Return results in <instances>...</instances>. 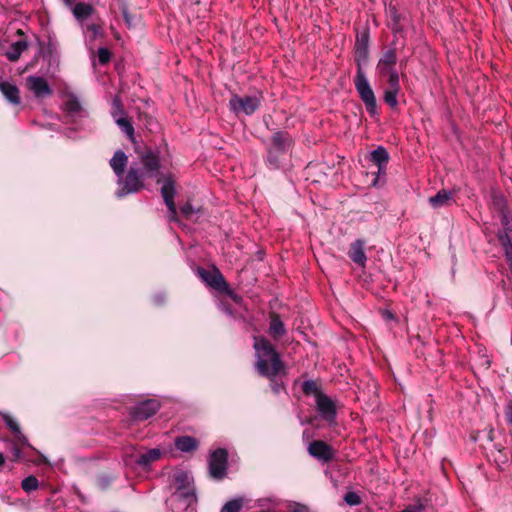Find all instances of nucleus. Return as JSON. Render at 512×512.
<instances>
[{
    "label": "nucleus",
    "mask_w": 512,
    "mask_h": 512,
    "mask_svg": "<svg viewBox=\"0 0 512 512\" xmlns=\"http://www.w3.org/2000/svg\"><path fill=\"white\" fill-rule=\"evenodd\" d=\"M2 419L7 427L16 435L22 445L29 446L27 438L22 434L19 424L7 413H1Z\"/></svg>",
    "instance_id": "4be33fe9"
},
{
    "label": "nucleus",
    "mask_w": 512,
    "mask_h": 512,
    "mask_svg": "<svg viewBox=\"0 0 512 512\" xmlns=\"http://www.w3.org/2000/svg\"><path fill=\"white\" fill-rule=\"evenodd\" d=\"M243 507V499L236 498L228 501L221 509L220 512H240Z\"/></svg>",
    "instance_id": "473e14b6"
},
{
    "label": "nucleus",
    "mask_w": 512,
    "mask_h": 512,
    "mask_svg": "<svg viewBox=\"0 0 512 512\" xmlns=\"http://www.w3.org/2000/svg\"><path fill=\"white\" fill-rule=\"evenodd\" d=\"M269 334L274 339L281 338L286 334L285 325L278 315H274L271 318L270 326H269Z\"/></svg>",
    "instance_id": "b1692460"
},
{
    "label": "nucleus",
    "mask_w": 512,
    "mask_h": 512,
    "mask_svg": "<svg viewBox=\"0 0 512 512\" xmlns=\"http://www.w3.org/2000/svg\"><path fill=\"white\" fill-rule=\"evenodd\" d=\"M499 216H500V221H501L502 227L507 226V225L509 226V224H512V219L509 216L508 212L500 214Z\"/></svg>",
    "instance_id": "a18cd8bd"
},
{
    "label": "nucleus",
    "mask_w": 512,
    "mask_h": 512,
    "mask_svg": "<svg viewBox=\"0 0 512 512\" xmlns=\"http://www.w3.org/2000/svg\"><path fill=\"white\" fill-rule=\"evenodd\" d=\"M492 204L493 208L499 213V215L508 212L506 200L502 195H493Z\"/></svg>",
    "instance_id": "f704fd0d"
},
{
    "label": "nucleus",
    "mask_w": 512,
    "mask_h": 512,
    "mask_svg": "<svg viewBox=\"0 0 512 512\" xmlns=\"http://www.w3.org/2000/svg\"><path fill=\"white\" fill-rule=\"evenodd\" d=\"M4 463H5L4 454L2 452H0V468L4 465Z\"/></svg>",
    "instance_id": "3c124183"
},
{
    "label": "nucleus",
    "mask_w": 512,
    "mask_h": 512,
    "mask_svg": "<svg viewBox=\"0 0 512 512\" xmlns=\"http://www.w3.org/2000/svg\"><path fill=\"white\" fill-rule=\"evenodd\" d=\"M160 404L155 399H148L138 403L131 410V417L136 421H144L152 417L159 409Z\"/></svg>",
    "instance_id": "1a4fd4ad"
},
{
    "label": "nucleus",
    "mask_w": 512,
    "mask_h": 512,
    "mask_svg": "<svg viewBox=\"0 0 512 512\" xmlns=\"http://www.w3.org/2000/svg\"><path fill=\"white\" fill-rule=\"evenodd\" d=\"M369 56V32L367 30L357 34L355 41V62L357 64L354 77L355 89L365 105L366 111L372 117L377 115V101L374 91L367 79L363 66L367 64Z\"/></svg>",
    "instance_id": "f03ea898"
},
{
    "label": "nucleus",
    "mask_w": 512,
    "mask_h": 512,
    "mask_svg": "<svg viewBox=\"0 0 512 512\" xmlns=\"http://www.w3.org/2000/svg\"><path fill=\"white\" fill-rule=\"evenodd\" d=\"M376 174H377V176H376V178H375V179H374V181H373V185H374V186H375V185H377V182H378V180H379V178H380L381 176H385V174H386V169H385L384 171H382V170L380 169V167H378V170H377Z\"/></svg>",
    "instance_id": "09e8293b"
},
{
    "label": "nucleus",
    "mask_w": 512,
    "mask_h": 512,
    "mask_svg": "<svg viewBox=\"0 0 512 512\" xmlns=\"http://www.w3.org/2000/svg\"><path fill=\"white\" fill-rule=\"evenodd\" d=\"M397 62V55L394 48L388 49L383 56L380 58L377 69L381 76H386V72L389 70H396L394 65Z\"/></svg>",
    "instance_id": "dca6fc26"
},
{
    "label": "nucleus",
    "mask_w": 512,
    "mask_h": 512,
    "mask_svg": "<svg viewBox=\"0 0 512 512\" xmlns=\"http://www.w3.org/2000/svg\"><path fill=\"white\" fill-rule=\"evenodd\" d=\"M14 455L16 458H19L21 456V451L18 448H14Z\"/></svg>",
    "instance_id": "603ef678"
},
{
    "label": "nucleus",
    "mask_w": 512,
    "mask_h": 512,
    "mask_svg": "<svg viewBox=\"0 0 512 512\" xmlns=\"http://www.w3.org/2000/svg\"><path fill=\"white\" fill-rule=\"evenodd\" d=\"M228 453L225 449L219 448L213 451L209 457V475L216 479H223L227 470Z\"/></svg>",
    "instance_id": "423d86ee"
},
{
    "label": "nucleus",
    "mask_w": 512,
    "mask_h": 512,
    "mask_svg": "<svg viewBox=\"0 0 512 512\" xmlns=\"http://www.w3.org/2000/svg\"><path fill=\"white\" fill-rule=\"evenodd\" d=\"M370 160L384 171L389 161V153L383 146H378L370 153Z\"/></svg>",
    "instance_id": "412c9836"
},
{
    "label": "nucleus",
    "mask_w": 512,
    "mask_h": 512,
    "mask_svg": "<svg viewBox=\"0 0 512 512\" xmlns=\"http://www.w3.org/2000/svg\"><path fill=\"white\" fill-rule=\"evenodd\" d=\"M27 48H28L27 41H25V40L16 41L9 46L8 50L6 51V57L10 61L15 62L20 58L21 54L25 50H27Z\"/></svg>",
    "instance_id": "5701e85b"
},
{
    "label": "nucleus",
    "mask_w": 512,
    "mask_h": 512,
    "mask_svg": "<svg viewBox=\"0 0 512 512\" xmlns=\"http://www.w3.org/2000/svg\"><path fill=\"white\" fill-rule=\"evenodd\" d=\"M385 77H388V79H387L388 88L387 89L400 91V81H399V74H398L397 70H389L388 72H386Z\"/></svg>",
    "instance_id": "c756f323"
},
{
    "label": "nucleus",
    "mask_w": 512,
    "mask_h": 512,
    "mask_svg": "<svg viewBox=\"0 0 512 512\" xmlns=\"http://www.w3.org/2000/svg\"><path fill=\"white\" fill-rule=\"evenodd\" d=\"M98 61L101 65L107 64L111 59V53L107 48L101 47L97 52Z\"/></svg>",
    "instance_id": "58836bf2"
},
{
    "label": "nucleus",
    "mask_w": 512,
    "mask_h": 512,
    "mask_svg": "<svg viewBox=\"0 0 512 512\" xmlns=\"http://www.w3.org/2000/svg\"><path fill=\"white\" fill-rule=\"evenodd\" d=\"M173 483L175 485V495L182 499L186 506H191L197 502L196 489L192 475L184 470L176 471L173 474Z\"/></svg>",
    "instance_id": "20e7f679"
},
{
    "label": "nucleus",
    "mask_w": 512,
    "mask_h": 512,
    "mask_svg": "<svg viewBox=\"0 0 512 512\" xmlns=\"http://www.w3.org/2000/svg\"><path fill=\"white\" fill-rule=\"evenodd\" d=\"M63 105L64 110L72 116L82 110L81 103L75 95H69Z\"/></svg>",
    "instance_id": "a878e982"
},
{
    "label": "nucleus",
    "mask_w": 512,
    "mask_h": 512,
    "mask_svg": "<svg viewBox=\"0 0 512 512\" xmlns=\"http://www.w3.org/2000/svg\"><path fill=\"white\" fill-rule=\"evenodd\" d=\"M288 512H309V508L300 503H290L288 505Z\"/></svg>",
    "instance_id": "79ce46f5"
},
{
    "label": "nucleus",
    "mask_w": 512,
    "mask_h": 512,
    "mask_svg": "<svg viewBox=\"0 0 512 512\" xmlns=\"http://www.w3.org/2000/svg\"><path fill=\"white\" fill-rule=\"evenodd\" d=\"M293 144V139L288 132L277 131L271 137L269 147L276 150L277 153H286Z\"/></svg>",
    "instance_id": "ddd939ff"
},
{
    "label": "nucleus",
    "mask_w": 512,
    "mask_h": 512,
    "mask_svg": "<svg viewBox=\"0 0 512 512\" xmlns=\"http://www.w3.org/2000/svg\"><path fill=\"white\" fill-rule=\"evenodd\" d=\"M387 13H388L389 18L393 21V24H394L393 30L398 31L399 30L398 26H399L401 17H400V14L398 13L396 7L389 6Z\"/></svg>",
    "instance_id": "4c0bfd02"
},
{
    "label": "nucleus",
    "mask_w": 512,
    "mask_h": 512,
    "mask_svg": "<svg viewBox=\"0 0 512 512\" xmlns=\"http://www.w3.org/2000/svg\"><path fill=\"white\" fill-rule=\"evenodd\" d=\"M254 349L256 351V369L260 375L274 378L283 370L284 364L274 346L264 337L254 338Z\"/></svg>",
    "instance_id": "7ed1b4c3"
},
{
    "label": "nucleus",
    "mask_w": 512,
    "mask_h": 512,
    "mask_svg": "<svg viewBox=\"0 0 512 512\" xmlns=\"http://www.w3.org/2000/svg\"><path fill=\"white\" fill-rule=\"evenodd\" d=\"M26 83L28 89L37 99L50 97L53 94L52 88L49 86L47 80L42 76H28Z\"/></svg>",
    "instance_id": "9d476101"
},
{
    "label": "nucleus",
    "mask_w": 512,
    "mask_h": 512,
    "mask_svg": "<svg viewBox=\"0 0 512 512\" xmlns=\"http://www.w3.org/2000/svg\"><path fill=\"white\" fill-rule=\"evenodd\" d=\"M180 212L183 217H185L186 219H190L193 216V214H195L196 210L194 209L190 202H186L180 207Z\"/></svg>",
    "instance_id": "a19ab883"
},
{
    "label": "nucleus",
    "mask_w": 512,
    "mask_h": 512,
    "mask_svg": "<svg viewBox=\"0 0 512 512\" xmlns=\"http://www.w3.org/2000/svg\"><path fill=\"white\" fill-rule=\"evenodd\" d=\"M499 233H506L512 235V224H509V226L502 227V230Z\"/></svg>",
    "instance_id": "8fccbe9b"
},
{
    "label": "nucleus",
    "mask_w": 512,
    "mask_h": 512,
    "mask_svg": "<svg viewBox=\"0 0 512 512\" xmlns=\"http://www.w3.org/2000/svg\"><path fill=\"white\" fill-rule=\"evenodd\" d=\"M163 297L162 296H156L155 297V301L158 303V304H161L163 302Z\"/></svg>",
    "instance_id": "864d4df0"
},
{
    "label": "nucleus",
    "mask_w": 512,
    "mask_h": 512,
    "mask_svg": "<svg viewBox=\"0 0 512 512\" xmlns=\"http://www.w3.org/2000/svg\"><path fill=\"white\" fill-rule=\"evenodd\" d=\"M344 501L350 506H357L361 503V498L355 492H347L344 496Z\"/></svg>",
    "instance_id": "ea45409f"
},
{
    "label": "nucleus",
    "mask_w": 512,
    "mask_h": 512,
    "mask_svg": "<svg viewBox=\"0 0 512 512\" xmlns=\"http://www.w3.org/2000/svg\"><path fill=\"white\" fill-rule=\"evenodd\" d=\"M123 16H124V20H125V23L127 24V26L131 27L132 26V18L126 9L123 11Z\"/></svg>",
    "instance_id": "de8ad7c7"
},
{
    "label": "nucleus",
    "mask_w": 512,
    "mask_h": 512,
    "mask_svg": "<svg viewBox=\"0 0 512 512\" xmlns=\"http://www.w3.org/2000/svg\"><path fill=\"white\" fill-rule=\"evenodd\" d=\"M498 238L505 251V257L512 256V234L499 233Z\"/></svg>",
    "instance_id": "7c9ffc66"
},
{
    "label": "nucleus",
    "mask_w": 512,
    "mask_h": 512,
    "mask_svg": "<svg viewBox=\"0 0 512 512\" xmlns=\"http://www.w3.org/2000/svg\"><path fill=\"white\" fill-rule=\"evenodd\" d=\"M127 163L128 157L122 150H117L110 160V166L116 174V176L118 177V184L120 185V187L122 186V181L124 180L122 179V177L124 174L125 167L127 166Z\"/></svg>",
    "instance_id": "4468645a"
},
{
    "label": "nucleus",
    "mask_w": 512,
    "mask_h": 512,
    "mask_svg": "<svg viewBox=\"0 0 512 512\" xmlns=\"http://www.w3.org/2000/svg\"><path fill=\"white\" fill-rule=\"evenodd\" d=\"M308 453L323 462H329L334 458L332 447L322 440L312 441L308 446Z\"/></svg>",
    "instance_id": "9b49d317"
},
{
    "label": "nucleus",
    "mask_w": 512,
    "mask_h": 512,
    "mask_svg": "<svg viewBox=\"0 0 512 512\" xmlns=\"http://www.w3.org/2000/svg\"><path fill=\"white\" fill-rule=\"evenodd\" d=\"M399 92L400 91L385 89L383 98H384L385 103L389 107L395 108V107L398 106V94H399Z\"/></svg>",
    "instance_id": "72a5a7b5"
},
{
    "label": "nucleus",
    "mask_w": 512,
    "mask_h": 512,
    "mask_svg": "<svg viewBox=\"0 0 512 512\" xmlns=\"http://www.w3.org/2000/svg\"><path fill=\"white\" fill-rule=\"evenodd\" d=\"M265 501H266V499H260V500L258 501L259 506H261V507H262V506H264V505H265V503H264ZM267 501H271V500H270V499H267Z\"/></svg>",
    "instance_id": "5fc2aeb1"
},
{
    "label": "nucleus",
    "mask_w": 512,
    "mask_h": 512,
    "mask_svg": "<svg viewBox=\"0 0 512 512\" xmlns=\"http://www.w3.org/2000/svg\"><path fill=\"white\" fill-rule=\"evenodd\" d=\"M38 485V479L33 475L24 478L21 482L22 489L27 493L35 491L38 488Z\"/></svg>",
    "instance_id": "2f4dec72"
},
{
    "label": "nucleus",
    "mask_w": 512,
    "mask_h": 512,
    "mask_svg": "<svg viewBox=\"0 0 512 512\" xmlns=\"http://www.w3.org/2000/svg\"><path fill=\"white\" fill-rule=\"evenodd\" d=\"M302 390L306 395L321 393L318 390L317 384L313 380H306L302 384Z\"/></svg>",
    "instance_id": "e433bc0d"
},
{
    "label": "nucleus",
    "mask_w": 512,
    "mask_h": 512,
    "mask_svg": "<svg viewBox=\"0 0 512 512\" xmlns=\"http://www.w3.org/2000/svg\"><path fill=\"white\" fill-rule=\"evenodd\" d=\"M162 187H161V196L164 200V203L167 206L169 215L168 220L170 222L179 223V217L176 209V205L174 202V197L176 195V181L171 174L164 175L162 177Z\"/></svg>",
    "instance_id": "39448f33"
},
{
    "label": "nucleus",
    "mask_w": 512,
    "mask_h": 512,
    "mask_svg": "<svg viewBox=\"0 0 512 512\" xmlns=\"http://www.w3.org/2000/svg\"><path fill=\"white\" fill-rule=\"evenodd\" d=\"M316 409L324 421L332 425L336 421L337 410L334 401L324 393L316 395Z\"/></svg>",
    "instance_id": "0eeeda50"
},
{
    "label": "nucleus",
    "mask_w": 512,
    "mask_h": 512,
    "mask_svg": "<svg viewBox=\"0 0 512 512\" xmlns=\"http://www.w3.org/2000/svg\"><path fill=\"white\" fill-rule=\"evenodd\" d=\"M118 127L121 129L123 133L127 135V137L130 140H133L134 138V127L128 117L125 116H119V118H116L115 120Z\"/></svg>",
    "instance_id": "bb28decb"
},
{
    "label": "nucleus",
    "mask_w": 512,
    "mask_h": 512,
    "mask_svg": "<svg viewBox=\"0 0 512 512\" xmlns=\"http://www.w3.org/2000/svg\"><path fill=\"white\" fill-rule=\"evenodd\" d=\"M161 456L162 451L159 448H152L139 454L135 459V463L143 469H148L151 464L158 461Z\"/></svg>",
    "instance_id": "f3484780"
},
{
    "label": "nucleus",
    "mask_w": 512,
    "mask_h": 512,
    "mask_svg": "<svg viewBox=\"0 0 512 512\" xmlns=\"http://www.w3.org/2000/svg\"><path fill=\"white\" fill-rule=\"evenodd\" d=\"M67 5H72L75 0H63Z\"/></svg>",
    "instance_id": "6e6d98bb"
},
{
    "label": "nucleus",
    "mask_w": 512,
    "mask_h": 512,
    "mask_svg": "<svg viewBox=\"0 0 512 512\" xmlns=\"http://www.w3.org/2000/svg\"><path fill=\"white\" fill-rule=\"evenodd\" d=\"M428 202L434 209L449 206L454 202L453 193L449 190L442 189L436 195L429 197Z\"/></svg>",
    "instance_id": "a211bd4d"
},
{
    "label": "nucleus",
    "mask_w": 512,
    "mask_h": 512,
    "mask_svg": "<svg viewBox=\"0 0 512 512\" xmlns=\"http://www.w3.org/2000/svg\"><path fill=\"white\" fill-rule=\"evenodd\" d=\"M491 455L493 457L494 462L496 463L497 467L501 470L504 469V467L509 462L508 453L504 448L496 447V451H492Z\"/></svg>",
    "instance_id": "cd10ccee"
},
{
    "label": "nucleus",
    "mask_w": 512,
    "mask_h": 512,
    "mask_svg": "<svg viewBox=\"0 0 512 512\" xmlns=\"http://www.w3.org/2000/svg\"><path fill=\"white\" fill-rule=\"evenodd\" d=\"M160 158L157 150L146 149L139 154V160L133 161L122 181V186L116 191V196L122 198L128 194L136 193L144 188L146 179L154 178L159 174Z\"/></svg>",
    "instance_id": "f257e3e1"
},
{
    "label": "nucleus",
    "mask_w": 512,
    "mask_h": 512,
    "mask_svg": "<svg viewBox=\"0 0 512 512\" xmlns=\"http://www.w3.org/2000/svg\"><path fill=\"white\" fill-rule=\"evenodd\" d=\"M174 445L177 450L184 453H190L198 448L199 442L195 437L184 435L176 437L174 440Z\"/></svg>",
    "instance_id": "6ab92c4d"
},
{
    "label": "nucleus",
    "mask_w": 512,
    "mask_h": 512,
    "mask_svg": "<svg viewBox=\"0 0 512 512\" xmlns=\"http://www.w3.org/2000/svg\"><path fill=\"white\" fill-rule=\"evenodd\" d=\"M271 389H272V391H273L275 394H278V393H280V392H281V390H283V389H284V385H283V383H277V382H275V383H273V384L271 385Z\"/></svg>",
    "instance_id": "49530a36"
},
{
    "label": "nucleus",
    "mask_w": 512,
    "mask_h": 512,
    "mask_svg": "<svg viewBox=\"0 0 512 512\" xmlns=\"http://www.w3.org/2000/svg\"><path fill=\"white\" fill-rule=\"evenodd\" d=\"M197 274L207 285L216 290H223L227 287V283L223 275L216 268L214 272H210L203 267H198Z\"/></svg>",
    "instance_id": "f8f14e48"
},
{
    "label": "nucleus",
    "mask_w": 512,
    "mask_h": 512,
    "mask_svg": "<svg viewBox=\"0 0 512 512\" xmlns=\"http://www.w3.org/2000/svg\"><path fill=\"white\" fill-rule=\"evenodd\" d=\"M283 153H277L275 149L268 147L267 148V156H266V164L270 169L276 170L280 167L279 156Z\"/></svg>",
    "instance_id": "c85d7f7f"
},
{
    "label": "nucleus",
    "mask_w": 512,
    "mask_h": 512,
    "mask_svg": "<svg viewBox=\"0 0 512 512\" xmlns=\"http://www.w3.org/2000/svg\"><path fill=\"white\" fill-rule=\"evenodd\" d=\"M0 91L13 104L20 103V95L18 87L9 81L0 82Z\"/></svg>",
    "instance_id": "aec40b11"
},
{
    "label": "nucleus",
    "mask_w": 512,
    "mask_h": 512,
    "mask_svg": "<svg viewBox=\"0 0 512 512\" xmlns=\"http://www.w3.org/2000/svg\"><path fill=\"white\" fill-rule=\"evenodd\" d=\"M229 106L234 112H243L246 115H252L260 106V99L256 96L239 97L234 95Z\"/></svg>",
    "instance_id": "6e6552de"
},
{
    "label": "nucleus",
    "mask_w": 512,
    "mask_h": 512,
    "mask_svg": "<svg viewBox=\"0 0 512 512\" xmlns=\"http://www.w3.org/2000/svg\"><path fill=\"white\" fill-rule=\"evenodd\" d=\"M365 242L361 239L355 240L350 245V249L348 251L349 258L361 267H365L367 262V256L364 251Z\"/></svg>",
    "instance_id": "2eb2a0df"
},
{
    "label": "nucleus",
    "mask_w": 512,
    "mask_h": 512,
    "mask_svg": "<svg viewBox=\"0 0 512 512\" xmlns=\"http://www.w3.org/2000/svg\"><path fill=\"white\" fill-rule=\"evenodd\" d=\"M87 31L91 32L93 38L102 35V27L98 24H90L87 26Z\"/></svg>",
    "instance_id": "37998d69"
},
{
    "label": "nucleus",
    "mask_w": 512,
    "mask_h": 512,
    "mask_svg": "<svg viewBox=\"0 0 512 512\" xmlns=\"http://www.w3.org/2000/svg\"><path fill=\"white\" fill-rule=\"evenodd\" d=\"M94 12L92 5L87 3H77L73 7V15L79 21H83L90 17Z\"/></svg>",
    "instance_id": "393cba45"
},
{
    "label": "nucleus",
    "mask_w": 512,
    "mask_h": 512,
    "mask_svg": "<svg viewBox=\"0 0 512 512\" xmlns=\"http://www.w3.org/2000/svg\"><path fill=\"white\" fill-rule=\"evenodd\" d=\"M111 115H112L114 120H116V118H119V116H125L126 115V113H125V111L123 109V106H122V102H121L119 97H115L113 99V108H112Z\"/></svg>",
    "instance_id": "c9c22d12"
},
{
    "label": "nucleus",
    "mask_w": 512,
    "mask_h": 512,
    "mask_svg": "<svg viewBox=\"0 0 512 512\" xmlns=\"http://www.w3.org/2000/svg\"><path fill=\"white\" fill-rule=\"evenodd\" d=\"M424 510V506L421 503L408 506L401 512H422Z\"/></svg>",
    "instance_id": "c03bdc74"
}]
</instances>
